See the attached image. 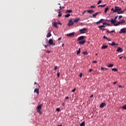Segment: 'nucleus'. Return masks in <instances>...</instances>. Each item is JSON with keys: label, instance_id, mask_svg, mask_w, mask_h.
<instances>
[{"label": "nucleus", "instance_id": "nucleus-1", "mask_svg": "<svg viewBox=\"0 0 126 126\" xmlns=\"http://www.w3.org/2000/svg\"><path fill=\"white\" fill-rule=\"evenodd\" d=\"M37 112L40 115H42V104H40L37 106L36 108Z\"/></svg>", "mask_w": 126, "mask_h": 126}, {"label": "nucleus", "instance_id": "nucleus-2", "mask_svg": "<svg viewBox=\"0 0 126 126\" xmlns=\"http://www.w3.org/2000/svg\"><path fill=\"white\" fill-rule=\"evenodd\" d=\"M88 29L86 28H84L82 29H80L79 32H80V34H84L85 33H86V31H87Z\"/></svg>", "mask_w": 126, "mask_h": 126}, {"label": "nucleus", "instance_id": "nucleus-3", "mask_svg": "<svg viewBox=\"0 0 126 126\" xmlns=\"http://www.w3.org/2000/svg\"><path fill=\"white\" fill-rule=\"evenodd\" d=\"M49 45L54 46L56 45V44L53 42V40L52 39H50L48 41Z\"/></svg>", "mask_w": 126, "mask_h": 126}, {"label": "nucleus", "instance_id": "nucleus-4", "mask_svg": "<svg viewBox=\"0 0 126 126\" xmlns=\"http://www.w3.org/2000/svg\"><path fill=\"white\" fill-rule=\"evenodd\" d=\"M119 33L120 34H125L126 33V28L122 29Z\"/></svg>", "mask_w": 126, "mask_h": 126}, {"label": "nucleus", "instance_id": "nucleus-5", "mask_svg": "<svg viewBox=\"0 0 126 126\" xmlns=\"http://www.w3.org/2000/svg\"><path fill=\"white\" fill-rule=\"evenodd\" d=\"M115 10H114V12H118V11H119V10H122V8L118 6H115Z\"/></svg>", "mask_w": 126, "mask_h": 126}, {"label": "nucleus", "instance_id": "nucleus-6", "mask_svg": "<svg viewBox=\"0 0 126 126\" xmlns=\"http://www.w3.org/2000/svg\"><path fill=\"white\" fill-rule=\"evenodd\" d=\"M85 38L84 36H81L77 38V41L83 40Z\"/></svg>", "mask_w": 126, "mask_h": 126}, {"label": "nucleus", "instance_id": "nucleus-7", "mask_svg": "<svg viewBox=\"0 0 126 126\" xmlns=\"http://www.w3.org/2000/svg\"><path fill=\"white\" fill-rule=\"evenodd\" d=\"M73 24H74V23L72 21V20H69V23L68 24V26H72V25H73Z\"/></svg>", "mask_w": 126, "mask_h": 126}, {"label": "nucleus", "instance_id": "nucleus-8", "mask_svg": "<svg viewBox=\"0 0 126 126\" xmlns=\"http://www.w3.org/2000/svg\"><path fill=\"white\" fill-rule=\"evenodd\" d=\"M74 35H75V32H71V33L67 34L66 36L67 37H72V36H74Z\"/></svg>", "mask_w": 126, "mask_h": 126}, {"label": "nucleus", "instance_id": "nucleus-9", "mask_svg": "<svg viewBox=\"0 0 126 126\" xmlns=\"http://www.w3.org/2000/svg\"><path fill=\"white\" fill-rule=\"evenodd\" d=\"M34 93H36L37 95H39V93H40V92L39 91V89L38 88L35 89Z\"/></svg>", "mask_w": 126, "mask_h": 126}, {"label": "nucleus", "instance_id": "nucleus-10", "mask_svg": "<svg viewBox=\"0 0 126 126\" xmlns=\"http://www.w3.org/2000/svg\"><path fill=\"white\" fill-rule=\"evenodd\" d=\"M105 106H106L105 103V102H103V103L100 104V107L101 108H103Z\"/></svg>", "mask_w": 126, "mask_h": 126}, {"label": "nucleus", "instance_id": "nucleus-11", "mask_svg": "<svg viewBox=\"0 0 126 126\" xmlns=\"http://www.w3.org/2000/svg\"><path fill=\"white\" fill-rule=\"evenodd\" d=\"M85 42H86V40H83L82 41H79V44L83 45L85 43Z\"/></svg>", "mask_w": 126, "mask_h": 126}, {"label": "nucleus", "instance_id": "nucleus-12", "mask_svg": "<svg viewBox=\"0 0 126 126\" xmlns=\"http://www.w3.org/2000/svg\"><path fill=\"white\" fill-rule=\"evenodd\" d=\"M110 45L112 46H118V44H116L115 42L114 41L112 42V43H110Z\"/></svg>", "mask_w": 126, "mask_h": 126}, {"label": "nucleus", "instance_id": "nucleus-13", "mask_svg": "<svg viewBox=\"0 0 126 126\" xmlns=\"http://www.w3.org/2000/svg\"><path fill=\"white\" fill-rule=\"evenodd\" d=\"M123 51V50L122 48H121V47L118 48V49H117L118 52L122 53Z\"/></svg>", "mask_w": 126, "mask_h": 126}, {"label": "nucleus", "instance_id": "nucleus-14", "mask_svg": "<svg viewBox=\"0 0 126 126\" xmlns=\"http://www.w3.org/2000/svg\"><path fill=\"white\" fill-rule=\"evenodd\" d=\"M87 12H88V13L92 14V13H94V11L93 10H87Z\"/></svg>", "mask_w": 126, "mask_h": 126}, {"label": "nucleus", "instance_id": "nucleus-15", "mask_svg": "<svg viewBox=\"0 0 126 126\" xmlns=\"http://www.w3.org/2000/svg\"><path fill=\"white\" fill-rule=\"evenodd\" d=\"M100 12H96L94 14H93V17L94 18H95V17H96V15H98V14H99Z\"/></svg>", "mask_w": 126, "mask_h": 126}, {"label": "nucleus", "instance_id": "nucleus-16", "mask_svg": "<svg viewBox=\"0 0 126 126\" xmlns=\"http://www.w3.org/2000/svg\"><path fill=\"white\" fill-rule=\"evenodd\" d=\"M118 14H123L124 13V11H122V10H119L117 12Z\"/></svg>", "mask_w": 126, "mask_h": 126}, {"label": "nucleus", "instance_id": "nucleus-17", "mask_svg": "<svg viewBox=\"0 0 126 126\" xmlns=\"http://www.w3.org/2000/svg\"><path fill=\"white\" fill-rule=\"evenodd\" d=\"M108 48V45H103L101 47V49L104 50Z\"/></svg>", "mask_w": 126, "mask_h": 126}, {"label": "nucleus", "instance_id": "nucleus-18", "mask_svg": "<svg viewBox=\"0 0 126 126\" xmlns=\"http://www.w3.org/2000/svg\"><path fill=\"white\" fill-rule=\"evenodd\" d=\"M104 19H101L100 20L97 22L96 23V24H99V23H102V21H104Z\"/></svg>", "mask_w": 126, "mask_h": 126}, {"label": "nucleus", "instance_id": "nucleus-19", "mask_svg": "<svg viewBox=\"0 0 126 126\" xmlns=\"http://www.w3.org/2000/svg\"><path fill=\"white\" fill-rule=\"evenodd\" d=\"M111 22L112 23V24H114V23H116V21L115 19H111Z\"/></svg>", "mask_w": 126, "mask_h": 126}, {"label": "nucleus", "instance_id": "nucleus-20", "mask_svg": "<svg viewBox=\"0 0 126 126\" xmlns=\"http://www.w3.org/2000/svg\"><path fill=\"white\" fill-rule=\"evenodd\" d=\"M52 34L50 32H48L46 35L47 38H49V37H51Z\"/></svg>", "mask_w": 126, "mask_h": 126}, {"label": "nucleus", "instance_id": "nucleus-21", "mask_svg": "<svg viewBox=\"0 0 126 126\" xmlns=\"http://www.w3.org/2000/svg\"><path fill=\"white\" fill-rule=\"evenodd\" d=\"M53 26H54V27H56V28H58V23H54V25Z\"/></svg>", "mask_w": 126, "mask_h": 126}, {"label": "nucleus", "instance_id": "nucleus-22", "mask_svg": "<svg viewBox=\"0 0 126 126\" xmlns=\"http://www.w3.org/2000/svg\"><path fill=\"white\" fill-rule=\"evenodd\" d=\"M103 39H105L107 40H108V41H111V40L109 39L107 36H103Z\"/></svg>", "mask_w": 126, "mask_h": 126}, {"label": "nucleus", "instance_id": "nucleus-23", "mask_svg": "<svg viewBox=\"0 0 126 126\" xmlns=\"http://www.w3.org/2000/svg\"><path fill=\"white\" fill-rule=\"evenodd\" d=\"M81 53V49L79 48V50L77 51V55H78L80 54Z\"/></svg>", "mask_w": 126, "mask_h": 126}, {"label": "nucleus", "instance_id": "nucleus-24", "mask_svg": "<svg viewBox=\"0 0 126 126\" xmlns=\"http://www.w3.org/2000/svg\"><path fill=\"white\" fill-rule=\"evenodd\" d=\"M115 32V30H114L113 31H109L108 30H107V32H108V33H114Z\"/></svg>", "mask_w": 126, "mask_h": 126}, {"label": "nucleus", "instance_id": "nucleus-25", "mask_svg": "<svg viewBox=\"0 0 126 126\" xmlns=\"http://www.w3.org/2000/svg\"><path fill=\"white\" fill-rule=\"evenodd\" d=\"M71 12H72V10H67L66 11V13H71Z\"/></svg>", "mask_w": 126, "mask_h": 126}, {"label": "nucleus", "instance_id": "nucleus-26", "mask_svg": "<svg viewBox=\"0 0 126 126\" xmlns=\"http://www.w3.org/2000/svg\"><path fill=\"white\" fill-rule=\"evenodd\" d=\"M79 20H80V19H79V18H78V19H76V20H74V22L75 23H77V22H78V21H79Z\"/></svg>", "mask_w": 126, "mask_h": 126}, {"label": "nucleus", "instance_id": "nucleus-27", "mask_svg": "<svg viewBox=\"0 0 126 126\" xmlns=\"http://www.w3.org/2000/svg\"><path fill=\"white\" fill-rule=\"evenodd\" d=\"M114 66V64H109L108 65V67L109 68H110V67H112Z\"/></svg>", "mask_w": 126, "mask_h": 126}, {"label": "nucleus", "instance_id": "nucleus-28", "mask_svg": "<svg viewBox=\"0 0 126 126\" xmlns=\"http://www.w3.org/2000/svg\"><path fill=\"white\" fill-rule=\"evenodd\" d=\"M120 24H121V23L119 22L118 23L114 24V26H118V25H120Z\"/></svg>", "mask_w": 126, "mask_h": 126}, {"label": "nucleus", "instance_id": "nucleus-29", "mask_svg": "<svg viewBox=\"0 0 126 126\" xmlns=\"http://www.w3.org/2000/svg\"><path fill=\"white\" fill-rule=\"evenodd\" d=\"M108 10H109V8L107 7L105 8L104 13H106V12H107Z\"/></svg>", "mask_w": 126, "mask_h": 126}, {"label": "nucleus", "instance_id": "nucleus-30", "mask_svg": "<svg viewBox=\"0 0 126 126\" xmlns=\"http://www.w3.org/2000/svg\"><path fill=\"white\" fill-rule=\"evenodd\" d=\"M106 4H103V5H99L98 6V7H99L100 6L101 7H104V6H106Z\"/></svg>", "mask_w": 126, "mask_h": 126}, {"label": "nucleus", "instance_id": "nucleus-31", "mask_svg": "<svg viewBox=\"0 0 126 126\" xmlns=\"http://www.w3.org/2000/svg\"><path fill=\"white\" fill-rule=\"evenodd\" d=\"M80 126H85V122H82Z\"/></svg>", "mask_w": 126, "mask_h": 126}, {"label": "nucleus", "instance_id": "nucleus-32", "mask_svg": "<svg viewBox=\"0 0 126 126\" xmlns=\"http://www.w3.org/2000/svg\"><path fill=\"white\" fill-rule=\"evenodd\" d=\"M120 23H121V24H123V23H125V20L124 19H122L120 22Z\"/></svg>", "mask_w": 126, "mask_h": 126}, {"label": "nucleus", "instance_id": "nucleus-33", "mask_svg": "<svg viewBox=\"0 0 126 126\" xmlns=\"http://www.w3.org/2000/svg\"><path fill=\"white\" fill-rule=\"evenodd\" d=\"M62 14L61 12V11L59 12L58 17H61V16H62Z\"/></svg>", "mask_w": 126, "mask_h": 126}, {"label": "nucleus", "instance_id": "nucleus-34", "mask_svg": "<svg viewBox=\"0 0 126 126\" xmlns=\"http://www.w3.org/2000/svg\"><path fill=\"white\" fill-rule=\"evenodd\" d=\"M63 8H64V6H63L62 7L61 5L60 6V9H59V11H60V10H62Z\"/></svg>", "mask_w": 126, "mask_h": 126}, {"label": "nucleus", "instance_id": "nucleus-35", "mask_svg": "<svg viewBox=\"0 0 126 126\" xmlns=\"http://www.w3.org/2000/svg\"><path fill=\"white\" fill-rule=\"evenodd\" d=\"M122 108L124 110H126V104L122 106Z\"/></svg>", "mask_w": 126, "mask_h": 126}, {"label": "nucleus", "instance_id": "nucleus-36", "mask_svg": "<svg viewBox=\"0 0 126 126\" xmlns=\"http://www.w3.org/2000/svg\"><path fill=\"white\" fill-rule=\"evenodd\" d=\"M112 71H118V69L117 68H112Z\"/></svg>", "mask_w": 126, "mask_h": 126}, {"label": "nucleus", "instance_id": "nucleus-37", "mask_svg": "<svg viewBox=\"0 0 126 126\" xmlns=\"http://www.w3.org/2000/svg\"><path fill=\"white\" fill-rule=\"evenodd\" d=\"M69 16H70V14H67L65 16V17H69Z\"/></svg>", "mask_w": 126, "mask_h": 126}, {"label": "nucleus", "instance_id": "nucleus-38", "mask_svg": "<svg viewBox=\"0 0 126 126\" xmlns=\"http://www.w3.org/2000/svg\"><path fill=\"white\" fill-rule=\"evenodd\" d=\"M83 54H84L85 55H88V53L87 52H84L83 53Z\"/></svg>", "mask_w": 126, "mask_h": 126}, {"label": "nucleus", "instance_id": "nucleus-39", "mask_svg": "<svg viewBox=\"0 0 126 126\" xmlns=\"http://www.w3.org/2000/svg\"><path fill=\"white\" fill-rule=\"evenodd\" d=\"M101 27H102V28H104L105 27V26H104V25L100 26L99 27V28H101Z\"/></svg>", "mask_w": 126, "mask_h": 126}, {"label": "nucleus", "instance_id": "nucleus-40", "mask_svg": "<svg viewBox=\"0 0 126 126\" xmlns=\"http://www.w3.org/2000/svg\"><path fill=\"white\" fill-rule=\"evenodd\" d=\"M56 111L58 112H60L61 111V109H60V108H58L56 109Z\"/></svg>", "mask_w": 126, "mask_h": 126}, {"label": "nucleus", "instance_id": "nucleus-41", "mask_svg": "<svg viewBox=\"0 0 126 126\" xmlns=\"http://www.w3.org/2000/svg\"><path fill=\"white\" fill-rule=\"evenodd\" d=\"M60 72H58V73L57 74V75L58 76V78H59V77H60Z\"/></svg>", "mask_w": 126, "mask_h": 126}, {"label": "nucleus", "instance_id": "nucleus-42", "mask_svg": "<svg viewBox=\"0 0 126 126\" xmlns=\"http://www.w3.org/2000/svg\"><path fill=\"white\" fill-rule=\"evenodd\" d=\"M76 91V88H74L73 90H72V93H74Z\"/></svg>", "mask_w": 126, "mask_h": 126}, {"label": "nucleus", "instance_id": "nucleus-43", "mask_svg": "<svg viewBox=\"0 0 126 126\" xmlns=\"http://www.w3.org/2000/svg\"><path fill=\"white\" fill-rule=\"evenodd\" d=\"M104 69H105L104 67H101V70H104Z\"/></svg>", "mask_w": 126, "mask_h": 126}, {"label": "nucleus", "instance_id": "nucleus-44", "mask_svg": "<svg viewBox=\"0 0 126 126\" xmlns=\"http://www.w3.org/2000/svg\"><path fill=\"white\" fill-rule=\"evenodd\" d=\"M57 69V66H55L54 70H56Z\"/></svg>", "mask_w": 126, "mask_h": 126}, {"label": "nucleus", "instance_id": "nucleus-45", "mask_svg": "<svg viewBox=\"0 0 126 126\" xmlns=\"http://www.w3.org/2000/svg\"><path fill=\"white\" fill-rule=\"evenodd\" d=\"M48 46H49V45H44V47H45V48H47Z\"/></svg>", "mask_w": 126, "mask_h": 126}, {"label": "nucleus", "instance_id": "nucleus-46", "mask_svg": "<svg viewBox=\"0 0 126 126\" xmlns=\"http://www.w3.org/2000/svg\"><path fill=\"white\" fill-rule=\"evenodd\" d=\"M101 1H102L101 0H99V1L98 2L97 4H99L101 3Z\"/></svg>", "mask_w": 126, "mask_h": 126}, {"label": "nucleus", "instance_id": "nucleus-47", "mask_svg": "<svg viewBox=\"0 0 126 126\" xmlns=\"http://www.w3.org/2000/svg\"><path fill=\"white\" fill-rule=\"evenodd\" d=\"M93 69H90L89 70V72L91 73L92 71H93Z\"/></svg>", "mask_w": 126, "mask_h": 126}, {"label": "nucleus", "instance_id": "nucleus-48", "mask_svg": "<svg viewBox=\"0 0 126 126\" xmlns=\"http://www.w3.org/2000/svg\"><path fill=\"white\" fill-rule=\"evenodd\" d=\"M85 12H87V10H85L83 13H82V15H83V14H84L85 13Z\"/></svg>", "mask_w": 126, "mask_h": 126}, {"label": "nucleus", "instance_id": "nucleus-49", "mask_svg": "<svg viewBox=\"0 0 126 126\" xmlns=\"http://www.w3.org/2000/svg\"><path fill=\"white\" fill-rule=\"evenodd\" d=\"M117 18H118V16H116L114 18V20H115V21H116V19H117Z\"/></svg>", "mask_w": 126, "mask_h": 126}, {"label": "nucleus", "instance_id": "nucleus-50", "mask_svg": "<svg viewBox=\"0 0 126 126\" xmlns=\"http://www.w3.org/2000/svg\"><path fill=\"white\" fill-rule=\"evenodd\" d=\"M107 23H103V25H107Z\"/></svg>", "mask_w": 126, "mask_h": 126}, {"label": "nucleus", "instance_id": "nucleus-51", "mask_svg": "<svg viewBox=\"0 0 126 126\" xmlns=\"http://www.w3.org/2000/svg\"><path fill=\"white\" fill-rule=\"evenodd\" d=\"M82 73H81L80 74V78H82Z\"/></svg>", "mask_w": 126, "mask_h": 126}, {"label": "nucleus", "instance_id": "nucleus-52", "mask_svg": "<svg viewBox=\"0 0 126 126\" xmlns=\"http://www.w3.org/2000/svg\"><path fill=\"white\" fill-rule=\"evenodd\" d=\"M91 8H94L95 6H94L91 5Z\"/></svg>", "mask_w": 126, "mask_h": 126}, {"label": "nucleus", "instance_id": "nucleus-53", "mask_svg": "<svg viewBox=\"0 0 126 126\" xmlns=\"http://www.w3.org/2000/svg\"><path fill=\"white\" fill-rule=\"evenodd\" d=\"M123 16H120L119 17V19H121V18H122Z\"/></svg>", "mask_w": 126, "mask_h": 126}, {"label": "nucleus", "instance_id": "nucleus-54", "mask_svg": "<svg viewBox=\"0 0 126 126\" xmlns=\"http://www.w3.org/2000/svg\"><path fill=\"white\" fill-rule=\"evenodd\" d=\"M97 62L95 61H94L93 62V63H96Z\"/></svg>", "mask_w": 126, "mask_h": 126}, {"label": "nucleus", "instance_id": "nucleus-55", "mask_svg": "<svg viewBox=\"0 0 126 126\" xmlns=\"http://www.w3.org/2000/svg\"><path fill=\"white\" fill-rule=\"evenodd\" d=\"M65 99H69V97L68 96H66L65 97Z\"/></svg>", "mask_w": 126, "mask_h": 126}, {"label": "nucleus", "instance_id": "nucleus-56", "mask_svg": "<svg viewBox=\"0 0 126 126\" xmlns=\"http://www.w3.org/2000/svg\"><path fill=\"white\" fill-rule=\"evenodd\" d=\"M61 39H62V37L59 38L58 40L60 41V40H61Z\"/></svg>", "mask_w": 126, "mask_h": 126}, {"label": "nucleus", "instance_id": "nucleus-57", "mask_svg": "<svg viewBox=\"0 0 126 126\" xmlns=\"http://www.w3.org/2000/svg\"><path fill=\"white\" fill-rule=\"evenodd\" d=\"M58 24H59L60 25H62V23L61 22H59V23H57Z\"/></svg>", "mask_w": 126, "mask_h": 126}, {"label": "nucleus", "instance_id": "nucleus-58", "mask_svg": "<svg viewBox=\"0 0 126 126\" xmlns=\"http://www.w3.org/2000/svg\"><path fill=\"white\" fill-rule=\"evenodd\" d=\"M93 96H94V95H93V94L91 95V96H90V98H92V97H93Z\"/></svg>", "mask_w": 126, "mask_h": 126}, {"label": "nucleus", "instance_id": "nucleus-59", "mask_svg": "<svg viewBox=\"0 0 126 126\" xmlns=\"http://www.w3.org/2000/svg\"><path fill=\"white\" fill-rule=\"evenodd\" d=\"M117 81L116 82H114L113 84H114V85H116L117 84Z\"/></svg>", "mask_w": 126, "mask_h": 126}, {"label": "nucleus", "instance_id": "nucleus-60", "mask_svg": "<svg viewBox=\"0 0 126 126\" xmlns=\"http://www.w3.org/2000/svg\"><path fill=\"white\" fill-rule=\"evenodd\" d=\"M122 87V86L121 85L119 86V88H121Z\"/></svg>", "mask_w": 126, "mask_h": 126}, {"label": "nucleus", "instance_id": "nucleus-61", "mask_svg": "<svg viewBox=\"0 0 126 126\" xmlns=\"http://www.w3.org/2000/svg\"><path fill=\"white\" fill-rule=\"evenodd\" d=\"M47 53L48 54H49V53H50V51H47Z\"/></svg>", "mask_w": 126, "mask_h": 126}, {"label": "nucleus", "instance_id": "nucleus-62", "mask_svg": "<svg viewBox=\"0 0 126 126\" xmlns=\"http://www.w3.org/2000/svg\"><path fill=\"white\" fill-rule=\"evenodd\" d=\"M62 105H63V106H64V102L63 103Z\"/></svg>", "mask_w": 126, "mask_h": 126}, {"label": "nucleus", "instance_id": "nucleus-63", "mask_svg": "<svg viewBox=\"0 0 126 126\" xmlns=\"http://www.w3.org/2000/svg\"><path fill=\"white\" fill-rule=\"evenodd\" d=\"M111 10H113V12H114V10H115V9L113 8L111 9Z\"/></svg>", "mask_w": 126, "mask_h": 126}, {"label": "nucleus", "instance_id": "nucleus-64", "mask_svg": "<svg viewBox=\"0 0 126 126\" xmlns=\"http://www.w3.org/2000/svg\"><path fill=\"white\" fill-rule=\"evenodd\" d=\"M58 126H62V125H58Z\"/></svg>", "mask_w": 126, "mask_h": 126}]
</instances>
